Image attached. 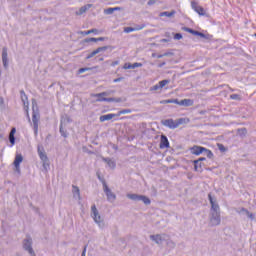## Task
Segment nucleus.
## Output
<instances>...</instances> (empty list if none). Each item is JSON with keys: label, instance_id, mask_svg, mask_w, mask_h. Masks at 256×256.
<instances>
[{"label": "nucleus", "instance_id": "obj_52", "mask_svg": "<svg viewBox=\"0 0 256 256\" xmlns=\"http://www.w3.org/2000/svg\"><path fill=\"white\" fill-rule=\"evenodd\" d=\"M158 89H161V87L159 86V84H156L151 88V91H158Z\"/></svg>", "mask_w": 256, "mask_h": 256}, {"label": "nucleus", "instance_id": "obj_51", "mask_svg": "<svg viewBox=\"0 0 256 256\" xmlns=\"http://www.w3.org/2000/svg\"><path fill=\"white\" fill-rule=\"evenodd\" d=\"M196 37H201L202 39H207V36L203 32H198Z\"/></svg>", "mask_w": 256, "mask_h": 256}, {"label": "nucleus", "instance_id": "obj_32", "mask_svg": "<svg viewBox=\"0 0 256 256\" xmlns=\"http://www.w3.org/2000/svg\"><path fill=\"white\" fill-rule=\"evenodd\" d=\"M72 189H73L72 192H73L74 195H77L78 197H81V192L79 190V187L73 185Z\"/></svg>", "mask_w": 256, "mask_h": 256}, {"label": "nucleus", "instance_id": "obj_42", "mask_svg": "<svg viewBox=\"0 0 256 256\" xmlns=\"http://www.w3.org/2000/svg\"><path fill=\"white\" fill-rule=\"evenodd\" d=\"M84 43H97V38H86Z\"/></svg>", "mask_w": 256, "mask_h": 256}, {"label": "nucleus", "instance_id": "obj_60", "mask_svg": "<svg viewBox=\"0 0 256 256\" xmlns=\"http://www.w3.org/2000/svg\"><path fill=\"white\" fill-rule=\"evenodd\" d=\"M192 35H195L197 37V35H199V31L197 30H192Z\"/></svg>", "mask_w": 256, "mask_h": 256}, {"label": "nucleus", "instance_id": "obj_23", "mask_svg": "<svg viewBox=\"0 0 256 256\" xmlns=\"http://www.w3.org/2000/svg\"><path fill=\"white\" fill-rule=\"evenodd\" d=\"M59 131H60V134L62 135V137H64L65 139H67V137H69V133H67V130H65V128H63V121L60 124Z\"/></svg>", "mask_w": 256, "mask_h": 256}, {"label": "nucleus", "instance_id": "obj_6", "mask_svg": "<svg viewBox=\"0 0 256 256\" xmlns=\"http://www.w3.org/2000/svg\"><path fill=\"white\" fill-rule=\"evenodd\" d=\"M126 197L131 199V201H142L144 205H151V199L145 195L127 194Z\"/></svg>", "mask_w": 256, "mask_h": 256}, {"label": "nucleus", "instance_id": "obj_3", "mask_svg": "<svg viewBox=\"0 0 256 256\" xmlns=\"http://www.w3.org/2000/svg\"><path fill=\"white\" fill-rule=\"evenodd\" d=\"M189 118H179L177 120H173V118L161 120V125L164 127H168V129H177L179 125H185L189 123Z\"/></svg>", "mask_w": 256, "mask_h": 256}, {"label": "nucleus", "instance_id": "obj_19", "mask_svg": "<svg viewBox=\"0 0 256 256\" xmlns=\"http://www.w3.org/2000/svg\"><path fill=\"white\" fill-rule=\"evenodd\" d=\"M21 163H23V155L17 154V155L15 156L13 165H14V166H21Z\"/></svg>", "mask_w": 256, "mask_h": 256}, {"label": "nucleus", "instance_id": "obj_7", "mask_svg": "<svg viewBox=\"0 0 256 256\" xmlns=\"http://www.w3.org/2000/svg\"><path fill=\"white\" fill-rule=\"evenodd\" d=\"M150 239L151 241H154V243H156V245H163V242L167 241V239H169V235L168 234H155V235H150Z\"/></svg>", "mask_w": 256, "mask_h": 256}, {"label": "nucleus", "instance_id": "obj_9", "mask_svg": "<svg viewBox=\"0 0 256 256\" xmlns=\"http://www.w3.org/2000/svg\"><path fill=\"white\" fill-rule=\"evenodd\" d=\"M103 191L107 197V201L114 203L117 199V195L111 191V188L108 185H104Z\"/></svg>", "mask_w": 256, "mask_h": 256}, {"label": "nucleus", "instance_id": "obj_29", "mask_svg": "<svg viewBox=\"0 0 256 256\" xmlns=\"http://www.w3.org/2000/svg\"><path fill=\"white\" fill-rule=\"evenodd\" d=\"M107 49H111V46H102V47H98L96 49V53L99 55V53H103L105 51H107Z\"/></svg>", "mask_w": 256, "mask_h": 256}, {"label": "nucleus", "instance_id": "obj_18", "mask_svg": "<svg viewBox=\"0 0 256 256\" xmlns=\"http://www.w3.org/2000/svg\"><path fill=\"white\" fill-rule=\"evenodd\" d=\"M165 243L168 249H175V247H177V244L171 239L169 235L168 238H166Z\"/></svg>", "mask_w": 256, "mask_h": 256}, {"label": "nucleus", "instance_id": "obj_48", "mask_svg": "<svg viewBox=\"0 0 256 256\" xmlns=\"http://www.w3.org/2000/svg\"><path fill=\"white\" fill-rule=\"evenodd\" d=\"M92 68H89V67H85V68H80L78 70V73H85V71H91Z\"/></svg>", "mask_w": 256, "mask_h": 256}, {"label": "nucleus", "instance_id": "obj_46", "mask_svg": "<svg viewBox=\"0 0 256 256\" xmlns=\"http://www.w3.org/2000/svg\"><path fill=\"white\" fill-rule=\"evenodd\" d=\"M135 31L134 27H126L124 28V33H133Z\"/></svg>", "mask_w": 256, "mask_h": 256}, {"label": "nucleus", "instance_id": "obj_8", "mask_svg": "<svg viewBox=\"0 0 256 256\" xmlns=\"http://www.w3.org/2000/svg\"><path fill=\"white\" fill-rule=\"evenodd\" d=\"M22 247L24 251H27V253H33V238L31 236H27L23 241H22Z\"/></svg>", "mask_w": 256, "mask_h": 256}, {"label": "nucleus", "instance_id": "obj_34", "mask_svg": "<svg viewBox=\"0 0 256 256\" xmlns=\"http://www.w3.org/2000/svg\"><path fill=\"white\" fill-rule=\"evenodd\" d=\"M129 113H132L131 109H122L118 112V115H127Z\"/></svg>", "mask_w": 256, "mask_h": 256}, {"label": "nucleus", "instance_id": "obj_4", "mask_svg": "<svg viewBox=\"0 0 256 256\" xmlns=\"http://www.w3.org/2000/svg\"><path fill=\"white\" fill-rule=\"evenodd\" d=\"M39 158L42 161V167L44 171L47 173L49 171L51 164L49 162V157H47V153L45 152V148L43 146H38L37 148Z\"/></svg>", "mask_w": 256, "mask_h": 256}, {"label": "nucleus", "instance_id": "obj_37", "mask_svg": "<svg viewBox=\"0 0 256 256\" xmlns=\"http://www.w3.org/2000/svg\"><path fill=\"white\" fill-rule=\"evenodd\" d=\"M113 13H115V9L113 8H107L104 10L105 15H113Z\"/></svg>", "mask_w": 256, "mask_h": 256}, {"label": "nucleus", "instance_id": "obj_20", "mask_svg": "<svg viewBox=\"0 0 256 256\" xmlns=\"http://www.w3.org/2000/svg\"><path fill=\"white\" fill-rule=\"evenodd\" d=\"M20 97L23 105H27L29 103V98L27 97V94L25 93V90L20 91Z\"/></svg>", "mask_w": 256, "mask_h": 256}, {"label": "nucleus", "instance_id": "obj_59", "mask_svg": "<svg viewBox=\"0 0 256 256\" xmlns=\"http://www.w3.org/2000/svg\"><path fill=\"white\" fill-rule=\"evenodd\" d=\"M15 133H17V129L12 128L11 131H10V135H15Z\"/></svg>", "mask_w": 256, "mask_h": 256}, {"label": "nucleus", "instance_id": "obj_47", "mask_svg": "<svg viewBox=\"0 0 256 256\" xmlns=\"http://www.w3.org/2000/svg\"><path fill=\"white\" fill-rule=\"evenodd\" d=\"M174 39L176 41H179V40L183 39V35L181 33H176V34H174Z\"/></svg>", "mask_w": 256, "mask_h": 256}, {"label": "nucleus", "instance_id": "obj_38", "mask_svg": "<svg viewBox=\"0 0 256 256\" xmlns=\"http://www.w3.org/2000/svg\"><path fill=\"white\" fill-rule=\"evenodd\" d=\"M230 99H233L234 101H241V96L239 94H231Z\"/></svg>", "mask_w": 256, "mask_h": 256}, {"label": "nucleus", "instance_id": "obj_5", "mask_svg": "<svg viewBox=\"0 0 256 256\" xmlns=\"http://www.w3.org/2000/svg\"><path fill=\"white\" fill-rule=\"evenodd\" d=\"M91 217L100 227V229L105 228V222L103 221V219H101V215H99V210H97V206L95 204L91 206Z\"/></svg>", "mask_w": 256, "mask_h": 256}, {"label": "nucleus", "instance_id": "obj_25", "mask_svg": "<svg viewBox=\"0 0 256 256\" xmlns=\"http://www.w3.org/2000/svg\"><path fill=\"white\" fill-rule=\"evenodd\" d=\"M241 211H242L243 213H246L247 217H248L249 219H251L252 221H253V219H255V214L249 212V210H247L246 208H241Z\"/></svg>", "mask_w": 256, "mask_h": 256}, {"label": "nucleus", "instance_id": "obj_58", "mask_svg": "<svg viewBox=\"0 0 256 256\" xmlns=\"http://www.w3.org/2000/svg\"><path fill=\"white\" fill-rule=\"evenodd\" d=\"M87 253V246H84L81 256H85Z\"/></svg>", "mask_w": 256, "mask_h": 256}, {"label": "nucleus", "instance_id": "obj_62", "mask_svg": "<svg viewBox=\"0 0 256 256\" xmlns=\"http://www.w3.org/2000/svg\"><path fill=\"white\" fill-rule=\"evenodd\" d=\"M163 55H164V57H169V55H173V53H171V52H165Z\"/></svg>", "mask_w": 256, "mask_h": 256}, {"label": "nucleus", "instance_id": "obj_31", "mask_svg": "<svg viewBox=\"0 0 256 256\" xmlns=\"http://www.w3.org/2000/svg\"><path fill=\"white\" fill-rule=\"evenodd\" d=\"M24 105V110L26 111V117L29 121V123H31V117L29 116V102L28 104H23Z\"/></svg>", "mask_w": 256, "mask_h": 256}, {"label": "nucleus", "instance_id": "obj_13", "mask_svg": "<svg viewBox=\"0 0 256 256\" xmlns=\"http://www.w3.org/2000/svg\"><path fill=\"white\" fill-rule=\"evenodd\" d=\"M205 151V147L203 146H193L192 148H190V152L192 153V155H201V153H204Z\"/></svg>", "mask_w": 256, "mask_h": 256}, {"label": "nucleus", "instance_id": "obj_57", "mask_svg": "<svg viewBox=\"0 0 256 256\" xmlns=\"http://www.w3.org/2000/svg\"><path fill=\"white\" fill-rule=\"evenodd\" d=\"M116 65H119V60L113 61L111 63V67H115Z\"/></svg>", "mask_w": 256, "mask_h": 256}, {"label": "nucleus", "instance_id": "obj_33", "mask_svg": "<svg viewBox=\"0 0 256 256\" xmlns=\"http://www.w3.org/2000/svg\"><path fill=\"white\" fill-rule=\"evenodd\" d=\"M204 153L208 157V159H213L214 155H213V152L211 150L205 148Z\"/></svg>", "mask_w": 256, "mask_h": 256}, {"label": "nucleus", "instance_id": "obj_16", "mask_svg": "<svg viewBox=\"0 0 256 256\" xmlns=\"http://www.w3.org/2000/svg\"><path fill=\"white\" fill-rule=\"evenodd\" d=\"M114 117H117V114H106L100 116V122L105 123V121H111Z\"/></svg>", "mask_w": 256, "mask_h": 256}, {"label": "nucleus", "instance_id": "obj_39", "mask_svg": "<svg viewBox=\"0 0 256 256\" xmlns=\"http://www.w3.org/2000/svg\"><path fill=\"white\" fill-rule=\"evenodd\" d=\"M95 55H98V54H97V50H94V51H92L90 54H88V55L86 56V60L93 59V57H95Z\"/></svg>", "mask_w": 256, "mask_h": 256}, {"label": "nucleus", "instance_id": "obj_64", "mask_svg": "<svg viewBox=\"0 0 256 256\" xmlns=\"http://www.w3.org/2000/svg\"><path fill=\"white\" fill-rule=\"evenodd\" d=\"M29 255H31V256H37V254H35V251L30 252Z\"/></svg>", "mask_w": 256, "mask_h": 256}, {"label": "nucleus", "instance_id": "obj_45", "mask_svg": "<svg viewBox=\"0 0 256 256\" xmlns=\"http://www.w3.org/2000/svg\"><path fill=\"white\" fill-rule=\"evenodd\" d=\"M134 29L135 31H141V29H145V24L135 25Z\"/></svg>", "mask_w": 256, "mask_h": 256}, {"label": "nucleus", "instance_id": "obj_41", "mask_svg": "<svg viewBox=\"0 0 256 256\" xmlns=\"http://www.w3.org/2000/svg\"><path fill=\"white\" fill-rule=\"evenodd\" d=\"M127 101V98H114V103H125Z\"/></svg>", "mask_w": 256, "mask_h": 256}, {"label": "nucleus", "instance_id": "obj_15", "mask_svg": "<svg viewBox=\"0 0 256 256\" xmlns=\"http://www.w3.org/2000/svg\"><path fill=\"white\" fill-rule=\"evenodd\" d=\"M91 7H93V4H86L84 6H82L79 11L76 12V15H83V13H87V11H89V9H91Z\"/></svg>", "mask_w": 256, "mask_h": 256}, {"label": "nucleus", "instance_id": "obj_12", "mask_svg": "<svg viewBox=\"0 0 256 256\" xmlns=\"http://www.w3.org/2000/svg\"><path fill=\"white\" fill-rule=\"evenodd\" d=\"M7 56H8L7 47H4L2 49V63L5 68L9 67V59Z\"/></svg>", "mask_w": 256, "mask_h": 256}, {"label": "nucleus", "instance_id": "obj_36", "mask_svg": "<svg viewBox=\"0 0 256 256\" xmlns=\"http://www.w3.org/2000/svg\"><path fill=\"white\" fill-rule=\"evenodd\" d=\"M97 177H98L99 181L102 183L103 188H105V185H107L105 178L101 177V174H99V173H97Z\"/></svg>", "mask_w": 256, "mask_h": 256}, {"label": "nucleus", "instance_id": "obj_24", "mask_svg": "<svg viewBox=\"0 0 256 256\" xmlns=\"http://www.w3.org/2000/svg\"><path fill=\"white\" fill-rule=\"evenodd\" d=\"M175 10H172L171 12L165 11L160 13V17H173L175 15Z\"/></svg>", "mask_w": 256, "mask_h": 256}, {"label": "nucleus", "instance_id": "obj_21", "mask_svg": "<svg viewBox=\"0 0 256 256\" xmlns=\"http://www.w3.org/2000/svg\"><path fill=\"white\" fill-rule=\"evenodd\" d=\"M178 105H183L184 107H191V105H193V100L183 99L180 102H178Z\"/></svg>", "mask_w": 256, "mask_h": 256}, {"label": "nucleus", "instance_id": "obj_49", "mask_svg": "<svg viewBox=\"0 0 256 256\" xmlns=\"http://www.w3.org/2000/svg\"><path fill=\"white\" fill-rule=\"evenodd\" d=\"M182 31H186V33H193V29L189 28V27H182Z\"/></svg>", "mask_w": 256, "mask_h": 256}, {"label": "nucleus", "instance_id": "obj_27", "mask_svg": "<svg viewBox=\"0 0 256 256\" xmlns=\"http://www.w3.org/2000/svg\"><path fill=\"white\" fill-rule=\"evenodd\" d=\"M111 93H115V91H106V92H101L95 95V97H109Z\"/></svg>", "mask_w": 256, "mask_h": 256}, {"label": "nucleus", "instance_id": "obj_55", "mask_svg": "<svg viewBox=\"0 0 256 256\" xmlns=\"http://www.w3.org/2000/svg\"><path fill=\"white\" fill-rule=\"evenodd\" d=\"M123 79H124L123 77L116 78L113 80V83H119V82L123 81Z\"/></svg>", "mask_w": 256, "mask_h": 256}, {"label": "nucleus", "instance_id": "obj_10", "mask_svg": "<svg viewBox=\"0 0 256 256\" xmlns=\"http://www.w3.org/2000/svg\"><path fill=\"white\" fill-rule=\"evenodd\" d=\"M191 7L192 9L198 13V15L200 16H205V8H203L202 6L199 5V3L195 2V1H192L191 2Z\"/></svg>", "mask_w": 256, "mask_h": 256}, {"label": "nucleus", "instance_id": "obj_50", "mask_svg": "<svg viewBox=\"0 0 256 256\" xmlns=\"http://www.w3.org/2000/svg\"><path fill=\"white\" fill-rule=\"evenodd\" d=\"M165 103H179V100L177 99H168V100H165Z\"/></svg>", "mask_w": 256, "mask_h": 256}, {"label": "nucleus", "instance_id": "obj_54", "mask_svg": "<svg viewBox=\"0 0 256 256\" xmlns=\"http://www.w3.org/2000/svg\"><path fill=\"white\" fill-rule=\"evenodd\" d=\"M158 0H149L147 2V5L151 6V5H155V3H157Z\"/></svg>", "mask_w": 256, "mask_h": 256}, {"label": "nucleus", "instance_id": "obj_17", "mask_svg": "<svg viewBox=\"0 0 256 256\" xmlns=\"http://www.w3.org/2000/svg\"><path fill=\"white\" fill-rule=\"evenodd\" d=\"M102 161H104V163H107V165H108V167H110V169H115V167L117 166L115 161H113L111 158L103 157Z\"/></svg>", "mask_w": 256, "mask_h": 256}, {"label": "nucleus", "instance_id": "obj_56", "mask_svg": "<svg viewBox=\"0 0 256 256\" xmlns=\"http://www.w3.org/2000/svg\"><path fill=\"white\" fill-rule=\"evenodd\" d=\"M196 171H203V163H201V162H199L198 163V170H196Z\"/></svg>", "mask_w": 256, "mask_h": 256}, {"label": "nucleus", "instance_id": "obj_53", "mask_svg": "<svg viewBox=\"0 0 256 256\" xmlns=\"http://www.w3.org/2000/svg\"><path fill=\"white\" fill-rule=\"evenodd\" d=\"M14 167H15L16 173H18V175H21V166H14Z\"/></svg>", "mask_w": 256, "mask_h": 256}, {"label": "nucleus", "instance_id": "obj_11", "mask_svg": "<svg viewBox=\"0 0 256 256\" xmlns=\"http://www.w3.org/2000/svg\"><path fill=\"white\" fill-rule=\"evenodd\" d=\"M160 149H169V139L165 135H161L160 137Z\"/></svg>", "mask_w": 256, "mask_h": 256}, {"label": "nucleus", "instance_id": "obj_40", "mask_svg": "<svg viewBox=\"0 0 256 256\" xmlns=\"http://www.w3.org/2000/svg\"><path fill=\"white\" fill-rule=\"evenodd\" d=\"M168 83H169V80H162L159 82L158 85H159L160 89H163V87H165V85H168Z\"/></svg>", "mask_w": 256, "mask_h": 256}, {"label": "nucleus", "instance_id": "obj_44", "mask_svg": "<svg viewBox=\"0 0 256 256\" xmlns=\"http://www.w3.org/2000/svg\"><path fill=\"white\" fill-rule=\"evenodd\" d=\"M9 142L11 145H15V134H9Z\"/></svg>", "mask_w": 256, "mask_h": 256}, {"label": "nucleus", "instance_id": "obj_1", "mask_svg": "<svg viewBox=\"0 0 256 256\" xmlns=\"http://www.w3.org/2000/svg\"><path fill=\"white\" fill-rule=\"evenodd\" d=\"M208 199L211 205L210 225L211 227H217L218 225H221V208L219 207L217 200L213 199V196H211V193L208 194Z\"/></svg>", "mask_w": 256, "mask_h": 256}, {"label": "nucleus", "instance_id": "obj_43", "mask_svg": "<svg viewBox=\"0 0 256 256\" xmlns=\"http://www.w3.org/2000/svg\"><path fill=\"white\" fill-rule=\"evenodd\" d=\"M63 121L66 122V123H72L73 120L71 119V117L69 115H64L63 117Z\"/></svg>", "mask_w": 256, "mask_h": 256}, {"label": "nucleus", "instance_id": "obj_35", "mask_svg": "<svg viewBox=\"0 0 256 256\" xmlns=\"http://www.w3.org/2000/svg\"><path fill=\"white\" fill-rule=\"evenodd\" d=\"M217 147L219 149V151H221V153H225V151H227V148L225 147V145L218 143Z\"/></svg>", "mask_w": 256, "mask_h": 256}, {"label": "nucleus", "instance_id": "obj_63", "mask_svg": "<svg viewBox=\"0 0 256 256\" xmlns=\"http://www.w3.org/2000/svg\"><path fill=\"white\" fill-rule=\"evenodd\" d=\"M165 65H166V63L165 62H162V63H160L159 65H158V67H165Z\"/></svg>", "mask_w": 256, "mask_h": 256}, {"label": "nucleus", "instance_id": "obj_30", "mask_svg": "<svg viewBox=\"0 0 256 256\" xmlns=\"http://www.w3.org/2000/svg\"><path fill=\"white\" fill-rule=\"evenodd\" d=\"M91 33H95V35H97V33H99V30L93 28L91 30L81 32L82 35H91Z\"/></svg>", "mask_w": 256, "mask_h": 256}, {"label": "nucleus", "instance_id": "obj_28", "mask_svg": "<svg viewBox=\"0 0 256 256\" xmlns=\"http://www.w3.org/2000/svg\"><path fill=\"white\" fill-rule=\"evenodd\" d=\"M98 103H102L103 101L106 103H114L115 98H102L96 100Z\"/></svg>", "mask_w": 256, "mask_h": 256}, {"label": "nucleus", "instance_id": "obj_14", "mask_svg": "<svg viewBox=\"0 0 256 256\" xmlns=\"http://www.w3.org/2000/svg\"><path fill=\"white\" fill-rule=\"evenodd\" d=\"M137 67H143V64L139 62H135L133 64L125 63L123 69H137Z\"/></svg>", "mask_w": 256, "mask_h": 256}, {"label": "nucleus", "instance_id": "obj_26", "mask_svg": "<svg viewBox=\"0 0 256 256\" xmlns=\"http://www.w3.org/2000/svg\"><path fill=\"white\" fill-rule=\"evenodd\" d=\"M237 134L239 137H246L247 136V128H239L237 130Z\"/></svg>", "mask_w": 256, "mask_h": 256}, {"label": "nucleus", "instance_id": "obj_2", "mask_svg": "<svg viewBox=\"0 0 256 256\" xmlns=\"http://www.w3.org/2000/svg\"><path fill=\"white\" fill-rule=\"evenodd\" d=\"M41 114L39 113V107L37 106V100L32 99V125L34 129V135L37 137L39 133V121Z\"/></svg>", "mask_w": 256, "mask_h": 256}, {"label": "nucleus", "instance_id": "obj_61", "mask_svg": "<svg viewBox=\"0 0 256 256\" xmlns=\"http://www.w3.org/2000/svg\"><path fill=\"white\" fill-rule=\"evenodd\" d=\"M107 38H105V37H99V38H97V42H99V41H105Z\"/></svg>", "mask_w": 256, "mask_h": 256}, {"label": "nucleus", "instance_id": "obj_22", "mask_svg": "<svg viewBox=\"0 0 256 256\" xmlns=\"http://www.w3.org/2000/svg\"><path fill=\"white\" fill-rule=\"evenodd\" d=\"M201 161H207V158L201 157V158L193 161L195 171H199V163H201Z\"/></svg>", "mask_w": 256, "mask_h": 256}]
</instances>
